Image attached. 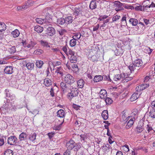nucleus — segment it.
I'll list each match as a JSON object with an SVG mask.
<instances>
[{"mask_svg":"<svg viewBox=\"0 0 155 155\" xmlns=\"http://www.w3.org/2000/svg\"><path fill=\"white\" fill-rule=\"evenodd\" d=\"M16 109V106L13 105L12 102L8 101L0 108V111L2 114H6L11 113L12 111H15Z\"/></svg>","mask_w":155,"mask_h":155,"instance_id":"f257e3e1","label":"nucleus"},{"mask_svg":"<svg viewBox=\"0 0 155 155\" xmlns=\"http://www.w3.org/2000/svg\"><path fill=\"white\" fill-rule=\"evenodd\" d=\"M81 145L80 143H76L72 140L68 141L66 143V147L68 150H71L74 148L75 151H77L81 147Z\"/></svg>","mask_w":155,"mask_h":155,"instance_id":"f03ea898","label":"nucleus"},{"mask_svg":"<svg viewBox=\"0 0 155 155\" xmlns=\"http://www.w3.org/2000/svg\"><path fill=\"white\" fill-rule=\"evenodd\" d=\"M70 89L71 92L68 93L67 96L68 98L70 100L78 95L79 90L73 85L70 86Z\"/></svg>","mask_w":155,"mask_h":155,"instance_id":"7ed1b4c3","label":"nucleus"},{"mask_svg":"<svg viewBox=\"0 0 155 155\" xmlns=\"http://www.w3.org/2000/svg\"><path fill=\"white\" fill-rule=\"evenodd\" d=\"M27 136V134L24 132H22L19 135L18 143L21 146L24 147L28 144V143L26 140Z\"/></svg>","mask_w":155,"mask_h":155,"instance_id":"20e7f679","label":"nucleus"},{"mask_svg":"<svg viewBox=\"0 0 155 155\" xmlns=\"http://www.w3.org/2000/svg\"><path fill=\"white\" fill-rule=\"evenodd\" d=\"M64 80L66 83L70 84H72L75 81L74 78L70 74H67L65 75L64 78Z\"/></svg>","mask_w":155,"mask_h":155,"instance_id":"39448f33","label":"nucleus"},{"mask_svg":"<svg viewBox=\"0 0 155 155\" xmlns=\"http://www.w3.org/2000/svg\"><path fill=\"white\" fill-rule=\"evenodd\" d=\"M114 6L116 11L117 12L124 9L123 7V6H124V4L119 1H115L114 2Z\"/></svg>","mask_w":155,"mask_h":155,"instance_id":"423d86ee","label":"nucleus"},{"mask_svg":"<svg viewBox=\"0 0 155 155\" xmlns=\"http://www.w3.org/2000/svg\"><path fill=\"white\" fill-rule=\"evenodd\" d=\"M126 76V74L124 73L120 74H117L114 75L113 79L116 81H122L125 79Z\"/></svg>","mask_w":155,"mask_h":155,"instance_id":"0eeeda50","label":"nucleus"},{"mask_svg":"<svg viewBox=\"0 0 155 155\" xmlns=\"http://www.w3.org/2000/svg\"><path fill=\"white\" fill-rule=\"evenodd\" d=\"M5 92L7 97H8L7 98V101L10 102V100L12 101L14 100L15 98V95L10 92L8 89H6L5 90Z\"/></svg>","mask_w":155,"mask_h":155,"instance_id":"6e6552de","label":"nucleus"},{"mask_svg":"<svg viewBox=\"0 0 155 155\" xmlns=\"http://www.w3.org/2000/svg\"><path fill=\"white\" fill-rule=\"evenodd\" d=\"M46 34L48 36H53L55 34V30L54 28L51 27H49L46 30Z\"/></svg>","mask_w":155,"mask_h":155,"instance_id":"1a4fd4ad","label":"nucleus"},{"mask_svg":"<svg viewBox=\"0 0 155 155\" xmlns=\"http://www.w3.org/2000/svg\"><path fill=\"white\" fill-rule=\"evenodd\" d=\"M101 149L105 153H107L111 150H112L111 146L107 143L104 144L102 147Z\"/></svg>","mask_w":155,"mask_h":155,"instance_id":"9d476101","label":"nucleus"},{"mask_svg":"<svg viewBox=\"0 0 155 155\" xmlns=\"http://www.w3.org/2000/svg\"><path fill=\"white\" fill-rule=\"evenodd\" d=\"M84 13L83 9L82 7H76L74 9V15L75 16H78L79 15H82Z\"/></svg>","mask_w":155,"mask_h":155,"instance_id":"9b49d317","label":"nucleus"},{"mask_svg":"<svg viewBox=\"0 0 155 155\" xmlns=\"http://www.w3.org/2000/svg\"><path fill=\"white\" fill-rule=\"evenodd\" d=\"M17 138L14 136H11L8 138V143L11 145H14L16 143Z\"/></svg>","mask_w":155,"mask_h":155,"instance_id":"f8f14e48","label":"nucleus"},{"mask_svg":"<svg viewBox=\"0 0 155 155\" xmlns=\"http://www.w3.org/2000/svg\"><path fill=\"white\" fill-rule=\"evenodd\" d=\"M36 21L39 24H44L45 26H46V25H50V23L48 21H47L45 19L38 18L36 19Z\"/></svg>","mask_w":155,"mask_h":155,"instance_id":"ddd939ff","label":"nucleus"},{"mask_svg":"<svg viewBox=\"0 0 155 155\" xmlns=\"http://www.w3.org/2000/svg\"><path fill=\"white\" fill-rule=\"evenodd\" d=\"M140 93H138L137 91H135L131 96L130 98L131 101H133L137 100L140 96Z\"/></svg>","mask_w":155,"mask_h":155,"instance_id":"4468645a","label":"nucleus"},{"mask_svg":"<svg viewBox=\"0 0 155 155\" xmlns=\"http://www.w3.org/2000/svg\"><path fill=\"white\" fill-rule=\"evenodd\" d=\"M13 68L12 66H6L4 70V71L5 74H11L13 72Z\"/></svg>","mask_w":155,"mask_h":155,"instance_id":"2eb2a0df","label":"nucleus"},{"mask_svg":"<svg viewBox=\"0 0 155 155\" xmlns=\"http://www.w3.org/2000/svg\"><path fill=\"white\" fill-rule=\"evenodd\" d=\"M107 94L106 91L104 89L101 90L99 93V96L101 99H105L107 97Z\"/></svg>","mask_w":155,"mask_h":155,"instance_id":"dca6fc26","label":"nucleus"},{"mask_svg":"<svg viewBox=\"0 0 155 155\" xmlns=\"http://www.w3.org/2000/svg\"><path fill=\"white\" fill-rule=\"evenodd\" d=\"M134 66L136 67H139L143 65L142 61L139 59H137L133 62Z\"/></svg>","mask_w":155,"mask_h":155,"instance_id":"f3484780","label":"nucleus"},{"mask_svg":"<svg viewBox=\"0 0 155 155\" xmlns=\"http://www.w3.org/2000/svg\"><path fill=\"white\" fill-rule=\"evenodd\" d=\"M135 120V118L133 117L130 119L129 120L127 123V125L126 126V128L127 129H129L131 127L134 123V121Z\"/></svg>","mask_w":155,"mask_h":155,"instance_id":"a211bd4d","label":"nucleus"},{"mask_svg":"<svg viewBox=\"0 0 155 155\" xmlns=\"http://www.w3.org/2000/svg\"><path fill=\"white\" fill-rule=\"evenodd\" d=\"M85 82L82 79H80L77 81L78 87L79 88H82L84 87Z\"/></svg>","mask_w":155,"mask_h":155,"instance_id":"6ab92c4d","label":"nucleus"},{"mask_svg":"<svg viewBox=\"0 0 155 155\" xmlns=\"http://www.w3.org/2000/svg\"><path fill=\"white\" fill-rule=\"evenodd\" d=\"M57 116L61 118H63L65 117V112L62 109L58 110L57 113Z\"/></svg>","mask_w":155,"mask_h":155,"instance_id":"aec40b11","label":"nucleus"},{"mask_svg":"<svg viewBox=\"0 0 155 155\" xmlns=\"http://www.w3.org/2000/svg\"><path fill=\"white\" fill-rule=\"evenodd\" d=\"M64 72V71L61 67H58L56 68L55 72L60 74L61 76H63Z\"/></svg>","mask_w":155,"mask_h":155,"instance_id":"412c9836","label":"nucleus"},{"mask_svg":"<svg viewBox=\"0 0 155 155\" xmlns=\"http://www.w3.org/2000/svg\"><path fill=\"white\" fill-rule=\"evenodd\" d=\"M64 18L65 20V23L66 24H69L71 23L72 22V17L71 16H68L65 17Z\"/></svg>","mask_w":155,"mask_h":155,"instance_id":"4be33fe9","label":"nucleus"},{"mask_svg":"<svg viewBox=\"0 0 155 155\" xmlns=\"http://www.w3.org/2000/svg\"><path fill=\"white\" fill-rule=\"evenodd\" d=\"M129 22L130 24L133 26L136 25L138 23L137 20L136 19L134 18H130L129 20Z\"/></svg>","mask_w":155,"mask_h":155,"instance_id":"5701e85b","label":"nucleus"},{"mask_svg":"<svg viewBox=\"0 0 155 155\" xmlns=\"http://www.w3.org/2000/svg\"><path fill=\"white\" fill-rule=\"evenodd\" d=\"M52 84L51 80L48 78H46L44 80V84L47 87L50 86Z\"/></svg>","mask_w":155,"mask_h":155,"instance_id":"b1692460","label":"nucleus"},{"mask_svg":"<svg viewBox=\"0 0 155 155\" xmlns=\"http://www.w3.org/2000/svg\"><path fill=\"white\" fill-rule=\"evenodd\" d=\"M103 77L101 75H98L95 76L94 78V81L95 82H98L101 81L103 80Z\"/></svg>","mask_w":155,"mask_h":155,"instance_id":"393cba45","label":"nucleus"},{"mask_svg":"<svg viewBox=\"0 0 155 155\" xmlns=\"http://www.w3.org/2000/svg\"><path fill=\"white\" fill-rule=\"evenodd\" d=\"M101 115L104 120H107L108 117L107 111V110H103L102 113Z\"/></svg>","mask_w":155,"mask_h":155,"instance_id":"a878e982","label":"nucleus"},{"mask_svg":"<svg viewBox=\"0 0 155 155\" xmlns=\"http://www.w3.org/2000/svg\"><path fill=\"white\" fill-rule=\"evenodd\" d=\"M36 44V43L33 41H31L28 44V45L27 46V48H29L30 49H31L34 47Z\"/></svg>","mask_w":155,"mask_h":155,"instance_id":"bb28decb","label":"nucleus"},{"mask_svg":"<svg viewBox=\"0 0 155 155\" xmlns=\"http://www.w3.org/2000/svg\"><path fill=\"white\" fill-rule=\"evenodd\" d=\"M97 5L95 1H92L91 2L89 8L91 9H94L96 8Z\"/></svg>","mask_w":155,"mask_h":155,"instance_id":"cd10ccee","label":"nucleus"},{"mask_svg":"<svg viewBox=\"0 0 155 155\" xmlns=\"http://www.w3.org/2000/svg\"><path fill=\"white\" fill-rule=\"evenodd\" d=\"M20 34L19 31L18 29H15L12 32V35L14 38L18 37Z\"/></svg>","mask_w":155,"mask_h":155,"instance_id":"c85d7f7f","label":"nucleus"},{"mask_svg":"<svg viewBox=\"0 0 155 155\" xmlns=\"http://www.w3.org/2000/svg\"><path fill=\"white\" fill-rule=\"evenodd\" d=\"M34 30L38 33H41L43 31V28L39 26H36L34 27Z\"/></svg>","mask_w":155,"mask_h":155,"instance_id":"c756f323","label":"nucleus"},{"mask_svg":"<svg viewBox=\"0 0 155 155\" xmlns=\"http://www.w3.org/2000/svg\"><path fill=\"white\" fill-rule=\"evenodd\" d=\"M88 58L89 60L92 61H97V60L98 58L95 55H93L92 56L91 55V54H89L88 56Z\"/></svg>","mask_w":155,"mask_h":155,"instance_id":"7c9ffc66","label":"nucleus"},{"mask_svg":"<svg viewBox=\"0 0 155 155\" xmlns=\"http://www.w3.org/2000/svg\"><path fill=\"white\" fill-rule=\"evenodd\" d=\"M34 3V1L31 0H28L26 2L25 5L26 6V7L27 8L28 7L32 6Z\"/></svg>","mask_w":155,"mask_h":155,"instance_id":"2f4dec72","label":"nucleus"},{"mask_svg":"<svg viewBox=\"0 0 155 155\" xmlns=\"http://www.w3.org/2000/svg\"><path fill=\"white\" fill-rule=\"evenodd\" d=\"M6 28V26L4 23L0 22V31H5Z\"/></svg>","mask_w":155,"mask_h":155,"instance_id":"473e14b6","label":"nucleus"},{"mask_svg":"<svg viewBox=\"0 0 155 155\" xmlns=\"http://www.w3.org/2000/svg\"><path fill=\"white\" fill-rule=\"evenodd\" d=\"M34 63L30 62L27 63L26 64V66L29 70H32L34 68Z\"/></svg>","mask_w":155,"mask_h":155,"instance_id":"72a5a7b5","label":"nucleus"},{"mask_svg":"<svg viewBox=\"0 0 155 155\" xmlns=\"http://www.w3.org/2000/svg\"><path fill=\"white\" fill-rule=\"evenodd\" d=\"M81 34L80 33L78 32L77 33H75L73 36H72V38L75 39L76 40H78L80 39L81 37Z\"/></svg>","mask_w":155,"mask_h":155,"instance_id":"f704fd0d","label":"nucleus"},{"mask_svg":"<svg viewBox=\"0 0 155 155\" xmlns=\"http://www.w3.org/2000/svg\"><path fill=\"white\" fill-rule=\"evenodd\" d=\"M36 134L34 133L33 134H30L28 137L29 140L32 142H33L36 139Z\"/></svg>","mask_w":155,"mask_h":155,"instance_id":"c9c22d12","label":"nucleus"},{"mask_svg":"<svg viewBox=\"0 0 155 155\" xmlns=\"http://www.w3.org/2000/svg\"><path fill=\"white\" fill-rule=\"evenodd\" d=\"M70 61L71 63H75L77 61V58L75 54L69 56Z\"/></svg>","mask_w":155,"mask_h":155,"instance_id":"e433bc0d","label":"nucleus"},{"mask_svg":"<svg viewBox=\"0 0 155 155\" xmlns=\"http://www.w3.org/2000/svg\"><path fill=\"white\" fill-rule=\"evenodd\" d=\"M40 42L41 45L44 47L47 48L50 47L48 43L45 41L41 40Z\"/></svg>","mask_w":155,"mask_h":155,"instance_id":"4c0bfd02","label":"nucleus"},{"mask_svg":"<svg viewBox=\"0 0 155 155\" xmlns=\"http://www.w3.org/2000/svg\"><path fill=\"white\" fill-rule=\"evenodd\" d=\"M77 40L75 39H74L73 38L72 39H71L69 42V44L71 47H74L76 44L77 43Z\"/></svg>","mask_w":155,"mask_h":155,"instance_id":"58836bf2","label":"nucleus"},{"mask_svg":"<svg viewBox=\"0 0 155 155\" xmlns=\"http://www.w3.org/2000/svg\"><path fill=\"white\" fill-rule=\"evenodd\" d=\"M57 22L58 24L62 25L65 23V20L64 18H61L57 19Z\"/></svg>","mask_w":155,"mask_h":155,"instance_id":"ea45409f","label":"nucleus"},{"mask_svg":"<svg viewBox=\"0 0 155 155\" xmlns=\"http://www.w3.org/2000/svg\"><path fill=\"white\" fill-rule=\"evenodd\" d=\"M144 128L142 126H139L138 124L137 127L136 128V131L137 133H139L141 132L143 130Z\"/></svg>","mask_w":155,"mask_h":155,"instance_id":"a19ab883","label":"nucleus"},{"mask_svg":"<svg viewBox=\"0 0 155 155\" xmlns=\"http://www.w3.org/2000/svg\"><path fill=\"white\" fill-rule=\"evenodd\" d=\"M44 64V62L41 60H38L36 61V64L37 67L38 68H41L42 65Z\"/></svg>","mask_w":155,"mask_h":155,"instance_id":"79ce46f5","label":"nucleus"},{"mask_svg":"<svg viewBox=\"0 0 155 155\" xmlns=\"http://www.w3.org/2000/svg\"><path fill=\"white\" fill-rule=\"evenodd\" d=\"M80 139L82 143H84L87 138V135L86 134H81L80 136Z\"/></svg>","mask_w":155,"mask_h":155,"instance_id":"37998d69","label":"nucleus"},{"mask_svg":"<svg viewBox=\"0 0 155 155\" xmlns=\"http://www.w3.org/2000/svg\"><path fill=\"white\" fill-rule=\"evenodd\" d=\"M121 149L124 152H127L129 151V146L126 144L122 146L121 147Z\"/></svg>","mask_w":155,"mask_h":155,"instance_id":"c03bdc74","label":"nucleus"},{"mask_svg":"<svg viewBox=\"0 0 155 155\" xmlns=\"http://www.w3.org/2000/svg\"><path fill=\"white\" fill-rule=\"evenodd\" d=\"M149 116L153 118H155V110L151 109L150 111Z\"/></svg>","mask_w":155,"mask_h":155,"instance_id":"a18cd8bd","label":"nucleus"},{"mask_svg":"<svg viewBox=\"0 0 155 155\" xmlns=\"http://www.w3.org/2000/svg\"><path fill=\"white\" fill-rule=\"evenodd\" d=\"M136 66H134L133 63L131 64L130 65L128 66V68L130 71H133L136 69Z\"/></svg>","mask_w":155,"mask_h":155,"instance_id":"49530a36","label":"nucleus"},{"mask_svg":"<svg viewBox=\"0 0 155 155\" xmlns=\"http://www.w3.org/2000/svg\"><path fill=\"white\" fill-rule=\"evenodd\" d=\"M143 90V89L142 84L139 85L136 88V91L138 92V93L140 92V94H141V91Z\"/></svg>","mask_w":155,"mask_h":155,"instance_id":"de8ad7c7","label":"nucleus"},{"mask_svg":"<svg viewBox=\"0 0 155 155\" xmlns=\"http://www.w3.org/2000/svg\"><path fill=\"white\" fill-rule=\"evenodd\" d=\"M43 52L44 51L42 50L37 49L34 51V53L35 54L39 55L43 53Z\"/></svg>","mask_w":155,"mask_h":155,"instance_id":"09e8293b","label":"nucleus"},{"mask_svg":"<svg viewBox=\"0 0 155 155\" xmlns=\"http://www.w3.org/2000/svg\"><path fill=\"white\" fill-rule=\"evenodd\" d=\"M122 50L121 48H120L119 49H116L114 51L115 54L116 56L120 55L122 54Z\"/></svg>","mask_w":155,"mask_h":155,"instance_id":"8fccbe9b","label":"nucleus"},{"mask_svg":"<svg viewBox=\"0 0 155 155\" xmlns=\"http://www.w3.org/2000/svg\"><path fill=\"white\" fill-rule=\"evenodd\" d=\"M13 151L11 150H6L4 153V155H13Z\"/></svg>","mask_w":155,"mask_h":155,"instance_id":"3c124183","label":"nucleus"},{"mask_svg":"<svg viewBox=\"0 0 155 155\" xmlns=\"http://www.w3.org/2000/svg\"><path fill=\"white\" fill-rule=\"evenodd\" d=\"M152 51L153 49L148 47H146L144 49V52L149 54H150Z\"/></svg>","mask_w":155,"mask_h":155,"instance_id":"603ef678","label":"nucleus"},{"mask_svg":"<svg viewBox=\"0 0 155 155\" xmlns=\"http://www.w3.org/2000/svg\"><path fill=\"white\" fill-rule=\"evenodd\" d=\"M105 101L107 105H110L113 102V101L109 97L105 98Z\"/></svg>","mask_w":155,"mask_h":155,"instance_id":"864d4df0","label":"nucleus"},{"mask_svg":"<svg viewBox=\"0 0 155 155\" xmlns=\"http://www.w3.org/2000/svg\"><path fill=\"white\" fill-rule=\"evenodd\" d=\"M8 51L11 54L14 53L16 51L15 48V46H12L8 48Z\"/></svg>","mask_w":155,"mask_h":155,"instance_id":"5fc2aeb1","label":"nucleus"},{"mask_svg":"<svg viewBox=\"0 0 155 155\" xmlns=\"http://www.w3.org/2000/svg\"><path fill=\"white\" fill-rule=\"evenodd\" d=\"M3 119L4 120H6V122H9L12 120V117L8 116H5L4 117Z\"/></svg>","mask_w":155,"mask_h":155,"instance_id":"6e6d98bb","label":"nucleus"},{"mask_svg":"<svg viewBox=\"0 0 155 155\" xmlns=\"http://www.w3.org/2000/svg\"><path fill=\"white\" fill-rule=\"evenodd\" d=\"M64 121V120H63V122L60 124L58 126H55L53 127V129L56 130H60L61 128V126L62 124L63 123Z\"/></svg>","mask_w":155,"mask_h":155,"instance_id":"4d7b16f0","label":"nucleus"},{"mask_svg":"<svg viewBox=\"0 0 155 155\" xmlns=\"http://www.w3.org/2000/svg\"><path fill=\"white\" fill-rule=\"evenodd\" d=\"M5 137H2L0 138V146L3 145L4 143V140H6Z\"/></svg>","mask_w":155,"mask_h":155,"instance_id":"13d9d810","label":"nucleus"},{"mask_svg":"<svg viewBox=\"0 0 155 155\" xmlns=\"http://www.w3.org/2000/svg\"><path fill=\"white\" fill-rule=\"evenodd\" d=\"M66 84L64 82H61L60 83V86L64 90L66 88Z\"/></svg>","mask_w":155,"mask_h":155,"instance_id":"bf43d9fd","label":"nucleus"},{"mask_svg":"<svg viewBox=\"0 0 155 155\" xmlns=\"http://www.w3.org/2000/svg\"><path fill=\"white\" fill-rule=\"evenodd\" d=\"M120 18V16L119 15H116L114 16L112 18L113 21H115L118 20Z\"/></svg>","mask_w":155,"mask_h":155,"instance_id":"052dcab7","label":"nucleus"},{"mask_svg":"<svg viewBox=\"0 0 155 155\" xmlns=\"http://www.w3.org/2000/svg\"><path fill=\"white\" fill-rule=\"evenodd\" d=\"M67 54H66L67 55H68V56H72L73 55L75 54V53L72 50L70 49H69V51H68Z\"/></svg>","mask_w":155,"mask_h":155,"instance_id":"680f3d73","label":"nucleus"},{"mask_svg":"<svg viewBox=\"0 0 155 155\" xmlns=\"http://www.w3.org/2000/svg\"><path fill=\"white\" fill-rule=\"evenodd\" d=\"M26 6L25 5L22 6H18L17 8V9L18 10H22L23 9L25 10L27 9Z\"/></svg>","mask_w":155,"mask_h":155,"instance_id":"e2e57ef3","label":"nucleus"},{"mask_svg":"<svg viewBox=\"0 0 155 155\" xmlns=\"http://www.w3.org/2000/svg\"><path fill=\"white\" fill-rule=\"evenodd\" d=\"M73 108L77 110H80V108L81 107L80 106L77 105L76 104H73L72 105Z\"/></svg>","mask_w":155,"mask_h":155,"instance_id":"0e129e2a","label":"nucleus"},{"mask_svg":"<svg viewBox=\"0 0 155 155\" xmlns=\"http://www.w3.org/2000/svg\"><path fill=\"white\" fill-rule=\"evenodd\" d=\"M143 7H145V8H150L151 7H155V4L153 2H152L151 4L150 5H147L146 6H143Z\"/></svg>","mask_w":155,"mask_h":155,"instance_id":"69168bd1","label":"nucleus"},{"mask_svg":"<svg viewBox=\"0 0 155 155\" xmlns=\"http://www.w3.org/2000/svg\"><path fill=\"white\" fill-rule=\"evenodd\" d=\"M21 43L23 45L25 48L27 47V45H28V44L26 41L22 40Z\"/></svg>","mask_w":155,"mask_h":155,"instance_id":"338daca9","label":"nucleus"},{"mask_svg":"<svg viewBox=\"0 0 155 155\" xmlns=\"http://www.w3.org/2000/svg\"><path fill=\"white\" fill-rule=\"evenodd\" d=\"M151 107L152 109L155 110V101H153L151 103Z\"/></svg>","mask_w":155,"mask_h":155,"instance_id":"774afa93","label":"nucleus"}]
</instances>
